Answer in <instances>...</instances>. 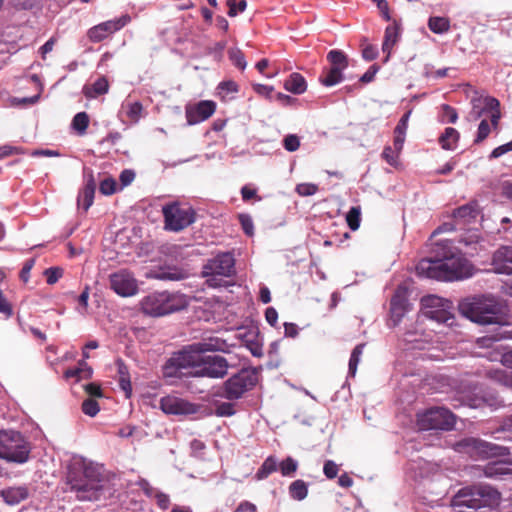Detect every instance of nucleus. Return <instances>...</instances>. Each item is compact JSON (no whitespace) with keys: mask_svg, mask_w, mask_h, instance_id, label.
Segmentation results:
<instances>
[{"mask_svg":"<svg viewBox=\"0 0 512 512\" xmlns=\"http://www.w3.org/2000/svg\"><path fill=\"white\" fill-rule=\"evenodd\" d=\"M109 82L105 76L99 77L89 88L92 90L93 94L86 92L87 96L95 97L98 95H103L108 92ZM85 90H88V87H85Z\"/></svg>","mask_w":512,"mask_h":512,"instance_id":"c9c22d12","label":"nucleus"},{"mask_svg":"<svg viewBox=\"0 0 512 512\" xmlns=\"http://www.w3.org/2000/svg\"><path fill=\"white\" fill-rule=\"evenodd\" d=\"M189 305L186 295L180 293L158 292L144 297L141 309L144 314L160 317L185 309Z\"/></svg>","mask_w":512,"mask_h":512,"instance_id":"39448f33","label":"nucleus"},{"mask_svg":"<svg viewBox=\"0 0 512 512\" xmlns=\"http://www.w3.org/2000/svg\"><path fill=\"white\" fill-rule=\"evenodd\" d=\"M227 5L229 7L228 15L230 17H235L238 12H243L247 7L246 0H240L237 4L234 0H227Z\"/></svg>","mask_w":512,"mask_h":512,"instance_id":"5fc2aeb1","label":"nucleus"},{"mask_svg":"<svg viewBox=\"0 0 512 512\" xmlns=\"http://www.w3.org/2000/svg\"><path fill=\"white\" fill-rule=\"evenodd\" d=\"M491 127L487 119H483L478 127L477 137L474 140L475 143H481L490 134Z\"/></svg>","mask_w":512,"mask_h":512,"instance_id":"603ef678","label":"nucleus"},{"mask_svg":"<svg viewBox=\"0 0 512 512\" xmlns=\"http://www.w3.org/2000/svg\"><path fill=\"white\" fill-rule=\"evenodd\" d=\"M230 60L233 62V64L240 68L241 70H244L246 67V61L244 54L240 50H230L228 52Z\"/></svg>","mask_w":512,"mask_h":512,"instance_id":"6e6d98bb","label":"nucleus"},{"mask_svg":"<svg viewBox=\"0 0 512 512\" xmlns=\"http://www.w3.org/2000/svg\"><path fill=\"white\" fill-rule=\"evenodd\" d=\"M402 150H397L394 146H386L382 152V158L391 166L396 167L398 165L399 154Z\"/></svg>","mask_w":512,"mask_h":512,"instance_id":"c03bdc74","label":"nucleus"},{"mask_svg":"<svg viewBox=\"0 0 512 512\" xmlns=\"http://www.w3.org/2000/svg\"><path fill=\"white\" fill-rule=\"evenodd\" d=\"M118 384L122 391L125 393L126 398H130L132 394V385L130 381V374L128 367L122 360L117 361Z\"/></svg>","mask_w":512,"mask_h":512,"instance_id":"7c9ffc66","label":"nucleus"},{"mask_svg":"<svg viewBox=\"0 0 512 512\" xmlns=\"http://www.w3.org/2000/svg\"><path fill=\"white\" fill-rule=\"evenodd\" d=\"M284 88L293 94H303L307 89V83L300 73L294 72L285 80Z\"/></svg>","mask_w":512,"mask_h":512,"instance_id":"c756f323","label":"nucleus"},{"mask_svg":"<svg viewBox=\"0 0 512 512\" xmlns=\"http://www.w3.org/2000/svg\"><path fill=\"white\" fill-rule=\"evenodd\" d=\"M503 474H505V467L501 462L488 463L484 467V475L486 477L493 478Z\"/></svg>","mask_w":512,"mask_h":512,"instance_id":"49530a36","label":"nucleus"},{"mask_svg":"<svg viewBox=\"0 0 512 512\" xmlns=\"http://www.w3.org/2000/svg\"><path fill=\"white\" fill-rule=\"evenodd\" d=\"M459 132L452 127L445 128L444 132L440 135L438 142L444 150H454L459 141Z\"/></svg>","mask_w":512,"mask_h":512,"instance_id":"2f4dec72","label":"nucleus"},{"mask_svg":"<svg viewBox=\"0 0 512 512\" xmlns=\"http://www.w3.org/2000/svg\"><path fill=\"white\" fill-rule=\"evenodd\" d=\"M234 512H257V507L249 501H242Z\"/></svg>","mask_w":512,"mask_h":512,"instance_id":"774afa93","label":"nucleus"},{"mask_svg":"<svg viewBox=\"0 0 512 512\" xmlns=\"http://www.w3.org/2000/svg\"><path fill=\"white\" fill-rule=\"evenodd\" d=\"M289 494L294 500H304L308 495V486L306 482L301 479L293 481L289 485Z\"/></svg>","mask_w":512,"mask_h":512,"instance_id":"72a5a7b5","label":"nucleus"},{"mask_svg":"<svg viewBox=\"0 0 512 512\" xmlns=\"http://www.w3.org/2000/svg\"><path fill=\"white\" fill-rule=\"evenodd\" d=\"M30 447L20 432L0 430V459L9 463L23 464L28 461Z\"/></svg>","mask_w":512,"mask_h":512,"instance_id":"423d86ee","label":"nucleus"},{"mask_svg":"<svg viewBox=\"0 0 512 512\" xmlns=\"http://www.w3.org/2000/svg\"><path fill=\"white\" fill-rule=\"evenodd\" d=\"M491 265L495 273L512 275V246H500L493 253Z\"/></svg>","mask_w":512,"mask_h":512,"instance_id":"4be33fe9","label":"nucleus"},{"mask_svg":"<svg viewBox=\"0 0 512 512\" xmlns=\"http://www.w3.org/2000/svg\"><path fill=\"white\" fill-rule=\"evenodd\" d=\"M164 228L168 231L179 232L193 224L196 220L195 210L188 204L178 201L162 207Z\"/></svg>","mask_w":512,"mask_h":512,"instance_id":"1a4fd4ad","label":"nucleus"},{"mask_svg":"<svg viewBox=\"0 0 512 512\" xmlns=\"http://www.w3.org/2000/svg\"><path fill=\"white\" fill-rule=\"evenodd\" d=\"M216 110V103L210 100H202L193 106L186 107V120L194 125L207 120Z\"/></svg>","mask_w":512,"mask_h":512,"instance_id":"412c9836","label":"nucleus"},{"mask_svg":"<svg viewBox=\"0 0 512 512\" xmlns=\"http://www.w3.org/2000/svg\"><path fill=\"white\" fill-rule=\"evenodd\" d=\"M3 500L9 505H17L29 497V488L25 485L7 487L0 491Z\"/></svg>","mask_w":512,"mask_h":512,"instance_id":"a878e982","label":"nucleus"},{"mask_svg":"<svg viewBox=\"0 0 512 512\" xmlns=\"http://www.w3.org/2000/svg\"><path fill=\"white\" fill-rule=\"evenodd\" d=\"M402 26L397 19H391V24L385 28L384 39L382 43V51L386 53L387 61L391 55L393 47L398 43L401 37Z\"/></svg>","mask_w":512,"mask_h":512,"instance_id":"5701e85b","label":"nucleus"},{"mask_svg":"<svg viewBox=\"0 0 512 512\" xmlns=\"http://www.w3.org/2000/svg\"><path fill=\"white\" fill-rule=\"evenodd\" d=\"M431 257L419 261L416 273L437 281H459L474 275V265L454 246L452 240L432 244Z\"/></svg>","mask_w":512,"mask_h":512,"instance_id":"f257e3e1","label":"nucleus"},{"mask_svg":"<svg viewBox=\"0 0 512 512\" xmlns=\"http://www.w3.org/2000/svg\"><path fill=\"white\" fill-rule=\"evenodd\" d=\"M500 103L496 98L493 97H487L485 99V106L481 108L480 110H476V107L474 106L473 111L471 112V115L473 116L474 120H477L481 118L483 115L490 113L489 118L491 122V126L494 129H497L499 125V120L501 118V113L499 110Z\"/></svg>","mask_w":512,"mask_h":512,"instance_id":"b1692460","label":"nucleus"},{"mask_svg":"<svg viewBox=\"0 0 512 512\" xmlns=\"http://www.w3.org/2000/svg\"><path fill=\"white\" fill-rule=\"evenodd\" d=\"M362 56L367 61H372L378 56V49L372 44H366L362 49Z\"/></svg>","mask_w":512,"mask_h":512,"instance_id":"e2e57ef3","label":"nucleus"},{"mask_svg":"<svg viewBox=\"0 0 512 512\" xmlns=\"http://www.w3.org/2000/svg\"><path fill=\"white\" fill-rule=\"evenodd\" d=\"M257 383V371L253 368H244L227 379L216 395L229 401H236L252 390Z\"/></svg>","mask_w":512,"mask_h":512,"instance_id":"0eeeda50","label":"nucleus"},{"mask_svg":"<svg viewBox=\"0 0 512 512\" xmlns=\"http://www.w3.org/2000/svg\"><path fill=\"white\" fill-rule=\"evenodd\" d=\"M44 276L46 277V282L49 285H53L63 276L64 270L61 267H49L44 270Z\"/></svg>","mask_w":512,"mask_h":512,"instance_id":"a18cd8bd","label":"nucleus"},{"mask_svg":"<svg viewBox=\"0 0 512 512\" xmlns=\"http://www.w3.org/2000/svg\"><path fill=\"white\" fill-rule=\"evenodd\" d=\"M505 305L491 296L474 297L459 303V312L480 325L508 324Z\"/></svg>","mask_w":512,"mask_h":512,"instance_id":"7ed1b4c3","label":"nucleus"},{"mask_svg":"<svg viewBox=\"0 0 512 512\" xmlns=\"http://www.w3.org/2000/svg\"><path fill=\"white\" fill-rule=\"evenodd\" d=\"M195 363L191 368L195 369L192 374L198 377L223 378L227 374L228 362L219 355L204 356L203 354L191 353Z\"/></svg>","mask_w":512,"mask_h":512,"instance_id":"9b49d317","label":"nucleus"},{"mask_svg":"<svg viewBox=\"0 0 512 512\" xmlns=\"http://www.w3.org/2000/svg\"><path fill=\"white\" fill-rule=\"evenodd\" d=\"M500 500L501 494L498 490L490 485L478 483L458 490L451 499V506L458 512L476 511L481 508L493 509L499 505Z\"/></svg>","mask_w":512,"mask_h":512,"instance_id":"20e7f679","label":"nucleus"},{"mask_svg":"<svg viewBox=\"0 0 512 512\" xmlns=\"http://www.w3.org/2000/svg\"><path fill=\"white\" fill-rule=\"evenodd\" d=\"M215 415L218 417H230L236 413L235 404L232 401L215 402Z\"/></svg>","mask_w":512,"mask_h":512,"instance_id":"58836bf2","label":"nucleus"},{"mask_svg":"<svg viewBox=\"0 0 512 512\" xmlns=\"http://www.w3.org/2000/svg\"><path fill=\"white\" fill-rule=\"evenodd\" d=\"M427 25L435 34H443L450 30V20L447 17L431 16Z\"/></svg>","mask_w":512,"mask_h":512,"instance_id":"473e14b6","label":"nucleus"},{"mask_svg":"<svg viewBox=\"0 0 512 512\" xmlns=\"http://www.w3.org/2000/svg\"><path fill=\"white\" fill-rule=\"evenodd\" d=\"M277 467V459L274 456H269L268 458L265 459L261 467L258 469L256 473V478L258 480L267 478L271 473L277 470Z\"/></svg>","mask_w":512,"mask_h":512,"instance_id":"f704fd0d","label":"nucleus"},{"mask_svg":"<svg viewBox=\"0 0 512 512\" xmlns=\"http://www.w3.org/2000/svg\"><path fill=\"white\" fill-rule=\"evenodd\" d=\"M365 344L361 343L358 344L351 353L350 360H349V374L354 377L357 372V367L360 362V358L363 354Z\"/></svg>","mask_w":512,"mask_h":512,"instance_id":"e433bc0d","label":"nucleus"},{"mask_svg":"<svg viewBox=\"0 0 512 512\" xmlns=\"http://www.w3.org/2000/svg\"><path fill=\"white\" fill-rule=\"evenodd\" d=\"M339 471V466L332 460H327L323 466V473L328 479H334Z\"/></svg>","mask_w":512,"mask_h":512,"instance_id":"13d9d810","label":"nucleus"},{"mask_svg":"<svg viewBox=\"0 0 512 512\" xmlns=\"http://www.w3.org/2000/svg\"><path fill=\"white\" fill-rule=\"evenodd\" d=\"M479 214L476 203H468L454 210L453 217L457 224H469L475 220Z\"/></svg>","mask_w":512,"mask_h":512,"instance_id":"bb28decb","label":"nucleus"},{"mask_svg":"<svg viewBox=\"0 0 512 512\" xmlns=\"http://www.w3.org/2000/svg\"><path fill=\"white\" fill-rule=\"evenodd\" d=\"M89 125V116L86 112L77 113L72 120V127L80 134L83 135Z\"/></svg>","mask_w":512,"mask_h":512,"instance_id":"ea45409f","label":"nucleus"},{"mask_svg":"<svg viewBox=\"0 0 512 512\" xmlns=\"http://www.w3.org/2000/svg\"><path fill=\"white\" fill-rule=\"evenodd\" d=\"M111 289L122 297H130L138 292V283L133 274L125 269L109 276Z\"/></svg>","mask_w":512,"mask_h":512,"instance_id":"f3484780","label":"nucleus"},{"mask_svg":"<svg viewBox=\"0 0 512 512\" xmlns=\"http://www.w3.org/2000/svg\"><path fill=\"white\" fill-rule=\"evenodd\" d=\"M442 110H443V116L446 118L447 122L452 123V124L456 123V121L458 119V113L455 108L451 107L448 104H443Z\"/></svg>","mask_w":512,"mask_h":512,"instance_id":"680f3d73","label":"nucleus"},{"mask_svg":"<svg viewBox=\"0 0 512 512\" xmlns=\"http://www.w3.org/2000/svg\"><path fill=\"white\" fill-rule=\"evenodd\" d=\"M227 347L225 340L219 337H209L193 343L187 348L191 353L203 354L207 351H224Z\"/></svg>","mask_w":512,"mask_h":512,"instance_id":"393cba45","label":"nucleus"},{"mask_svg":"<svg viewBox=\"0 0 512 512\" xmlns=\"http://www.w3.org/2000/svg\"><path fill=\"white\" fill-rule=\"evenodd\" d=\"M160 408L165 414L191 415L198 412L199 406L185 399L168 395L161 398Z\"/></svg>","mask_w":512,"mask_h":512,"instance_id":"6ab92c4d","label":"nucleus"},{"mask_svg":"<svg viewBox=\"0 0 512 512\" xmlns=\"http://www.w3.org/2000/svg\"><path fill=\"white\" fill-rule=\"evenodd\" d=\"M99 404L93 398H87L82 403V411L84 414L94 417L99 412Z\"/></svg>","mask_w":512,"mask_h":512,"instance_id":"de8ad7c7","label":"nucleus"},{"mask_svg":"<svg viewBox=\"0 0 512 512\" xmlns=\"http://www.w3.org/2000/svg\"><path fill=\"white\" fill-rule=\"evenodd\" d=\"M318 190L317 185L311 183H302L298 184L296 187V192L301 196H311L314 195Z\"/></svg>","mask_w":512,"mask_h":512,"instance_id":"bf43d9fd","label":"nucleus"},{"mask_svg":"<svg viewBox=\"0 0 512 512\" xmlns=\"http://www.w3.org/2000/svg\"><path fill=\"white\" fill-rule=\"evenodd\" d=\"M34 264H35V260L34 259H29L23 265V267H22V269L20 271V279L23 282H25V283L28 282L29 277H30V271L33 268Z\"/></svg>","mask_w":512,"mask_h":512,"instance_id":"338daca9","label":"nucleus"},{"mask_svg":"<svg viewBox=\"0 0 512 512\" xmlns=\"http://www.w3.org/2000/svg\"><path fill=\"white\" fill-rule=\"evenodd\" d=\"M156 499V503H157V506L162 509V510H166L169 505H170V498L167 494L163 493V492H155V497Z\"/></svg>","mask_w":512,"mask_h":512,"instance_id":"69168bd1","label":"nucleus"},{"mask_svg":"<svg viewBox=\"0 0 512 512\" xmlns=\"http://www.w3.org/2000/svg\"><path fill=\"white\" fill-rule=\"evenodd\" d=\"M129 20L130 18L128 16H122L114 20L102 22L90 28L87 32V36L91 42H101L113 33L122 29Z\"/></svg>","mask_w":512,"mask_h":512,"instance_id":"a211bd4d","label":"nucleus"},{"mask_svg":"<svg viewBox=\"0 0 512 512\" xmlns=\"http://www.w3.org/2000/svg\"><path fill=\"white\" fill-rule=\"evenodd\" d=\"M194 363L195 360L186 347L167 360L163 366V376L165 378H180L185 375L183 369L191 368Z\"/></svg>","mask_w":512,"mask_h":512,"instance_id":"dca6fc26","label":"nucleus"},{"mask_svg":"<svg viewBox=\"0 0 512 512\" xmlns=\"http://www.w3.org/2000/svg\"><path fill=\"white\" fill-rule=\"evenodd\" d=\"M407 288L398 286L390 301V321L392 326H397L409 309Z\"/></svg>","mask_w":512,"mask_h":512,"instance_id":"aec40b11","label":"nucleus"},{"mask_svg":"<svg viewBox=\"0 0 512 512\" xmlns=\"http://www.w3.org/2000/svg\"><path fill=\"white\" fill-rule=\"evenodd\" d=\"M278 466L283 476H293L298 469V462L288 456L282 460Z\"/></svg>","mask_w":512,"mask_h":512,"instance_id":"79ce46f5","label":"nucleus"},{"mask_svg":"<svg viewBox=\"0 0 512 512\" xmlns=\"http://www.w3.org/2000/svg\"><path fill=\"white\" fill-rule=\"evenodd\" d=\"M82 354L83 360L78 362V367L65 371L64 375L66 378H76L77 380H81L90 379L92 377V368L86 362V359L89 358V353L84 348Z\"/></svg>","mask_w":512,"mask_h":512,"instance_id":"cd10ccee","label":"nucleus"},{"mask_svg":"<svg viewBox=\"0 0 512 512\" xmlns=\"http://www.w3.org/2000/svg\"><path fill=\"white\" fill-rule=\"evenodd\" d=\"M423 313L427 318L439 323L452 326L454 324V315L451 313V302L437 296L423 297L421 300Z\"/></svg>","mask_w":512,"mask_h":512,"instance_id":"ddd939ff","label":"nucleus"},{"mask_svg":"<svg viewBox=\"0 0 512 512\" xmlns=\"http://www.w3.org/2000/svg\"><path fill=\"white\" fill-rule=\"evenodd\" d=\"M99 190L103 195H112L117 191V183L114 178L108 177L100 182Z\"/></svg>","mask_w":512,"mask_h":512,"instance_id":"09e8293b","label":"nucleus"},{"mask_svg":"<svg viewBox=\"0 0 512 512\" xmlns=\"http://www.w3.org/2000/svg\"><path fill=\"white\" fill-rule=\"evenodd\" d=\"M25 154V150L22 147L3 145L0 146V159L9 157L11 155Z\"/></svg>","mask_w":512,"mask_h":512,"instance_id":"4d7b16f0","label":"nucleus"},{"mask_svg":"<svg viewBox=\"0 0 512 512\" xmlns=\"http://www.w3.org/2000/svg\"><path fill=\"white\" fill-rule=\"evenodd\" d=\"M462 405L471 408H481L488 406L492 409H497L504 406L503 400L492 393H484L479 388L475 387L473 391L460 392L458 399Z\"/></svg>","mask_w":512,"mask_h":512,"instance_id":"2eb2a0df","label":"nucleus"},{"mask_svg":"<svg viewBox=\"0 0 512 512\" xmlns=\"http://www.w3.org/2000/svg\"><path fill=\"white\" fill-rule=\"evenodd\" d=\"M455 425L454 415L446 408L435 407L417 415L420 430H451Z\"/></svg>","mask_w":512,"mask_h":512,"instance_id":"f8f14e48","label":"nucleus"},{"mask_svg":"<svg viewBox=\"0 0 512 512\" xmlns=\"http://www.w3.org/2000/svg\"><path fill=\"white\" fill-rule=\"evenodd\" d=\"M241 196L243 201L248 202L251 199L261 200V197L257 195V190L252 188L250 185H244L241 188Z\"/></svg>","mask_w":512,"mask_h":512,"instance_id":"052dcab7","label":"nucleus"},{"mask_svg":"<svg viewBox=\"0 0 512 512\" xmlns=\"http://www.w3.org/2000/svg\"><path fill=\"white\" fill-rule=\"evenodd\" d=\"M327 60L331 64V67L323 71L319 81L322 85L330 87L343 80L342 72L348 67L349 61L347 55L337 49L328 52Z\"/></svg>","mask_w":512,"mask_h":512,"instance_id":"4468645a","label":"nucleus"},{"mask_svg":"<svg viewBox=\"0 0 512 512\" xmlns=\"http://www.w3.org/2000/svg\"><path fill=\"white\" fill-rule=\"evenodd\" d=\"M125 109H126L127 118L131 122L137 123L142 116V111H143L142 104L138 101L132 102V103H127L125 106Z\"/></svg>","mask_w":512,"mask_h":512,"instance_id":"a19ab883","label":"nucleus"},{"mask_svg":"<svg viewBox=\"0 0 512 512\" xmlns=\"http://www.w3.org/2000/svg\"><path fill=\"white\" fill-rule=\"evenodd\" d=\"M284 148L289 152H294L300 147L299 137L295 134L287 135L283 140Z\"/></svg>","mask_w":512,"mask_h":512,"instance_id":"864d4df0","label":"nucleus"},{"mask_svg":"<svg viewBox=\"0 0 512 512\" xmlns=\"http://www.w3.org/2000/svg\"><path fill=\"white\" fill-rule=\"evenodd\" d=\"M346 222L352 231H356L360 227L361 222V208L360 206H353L350 208L346 215Z\"/></svg>","mask_w":512,"mask_h":512,"instance_id":"4c0bfd02","label":"nucleus"},{"mask_svg":"<svg viewBox=\"0 0 512 512\" xmlns=\"http://www.w3.org/2000/svg\"><path fill=\"white\" fill-rule=\"evenodd\" d=\"M412 110H408L399 120L396 127L394 128V140H393V146L397 148V150H402L405 139H406V132L408 129V122L409 118L411 116Z\"/></svg>","mask_w":512,"mask_h":512,"instance_id":"c85d7f7f","label":"nucleus"},{"mask_svg":"<svg viewBox=\"0 0 512 512\" xmlns=\"http://www.w3.org/2000/svg\"><path fill=\"white\" fill-rule=\"evenodd\" d=\"M66 483L80 501H96L103 490L100 468L83 459H74L68 466Z\"/></svg>","mask_w":512,"mask_h":512,"instance_id":"f03ea898","label":"nucleus"},{"mask_svg":"<svg viewBox=\"0 0 512 512\" xmlns=\"http://www.w3.org/2000/svg\"><path fill=\"white\" fill-rule=\"evenodd\" d=\"M202 273L207 277L206 283L208 286H225L227 281L223 280L222 277H230L235 273L233 255L229 252L216 255L204 265Z\"/></svg>","mask_w":512,"mask_h":512,"instance_id":"6e6552de","label":"nucleus"},{"mask_svg":"<svg viewBox=\"0 0 512 512\" xmlns=\"http://www.w3.org/2000/svg\"><path fill=\"white\" fill-rule=\"evenodd\" d=\"M238 220L245 234L252 236L254 234V224L251 216L248 214H239Z\"/></svg>","mask_w":512,"mask_h":512,"instance_id":"3c124183","label":"nucleus"},{"mask_svg":"<svg viewBox=\"0 0 512 512\" xmlns=\"http://www.w3.org/2000/svg\"><path fill=\"white\" fill-rule=\"evenodd\" d=\"M95 191L90 188H83L78 195V206H82L84 211H87L93 204Z\"/></svg>","mask_w":512,"mask_h":512,"instance_id":"37998d69","label":"nucleus"},{"mask_svg":"<svg viewBox=\"0 0 512 512\" xmlns=\"http://www.w3.org/2000/svg\"><path fill=\"white\" fill-rule=\"evenodd\" d=\"M455 450L460 453L468 454L475 459H484L489 457L504 456L508 454V449L479 438H464L455 444Z\"/></svg>","mask_w":512,"mask_h":512,"instance_id":"9d476101","label":"nucleus"},{"mask_svg":"<svg viewBox=\"0 0 512 512\" xmlns=\"http://www.w3.org/2000/svg\"><path fill=\"white\" fill-rule=\"evenodd\" d=\"M372 1L374 3H376L383 19L385 21H391L388 2L386 0H372Z\"/></svg>","mask_w":512,"mask_h":512,"instance_id":"0e129e2a","label":"nucleus"},{"mask_svg":"<svg viewBox=\"0 0 512 512\" xmlns=\"http://www.w3.org/2000/svg\"><path fill=\"white\" fill-rule=\"evenodd\" d=\"M14 310L11 302L6 298L3 291L0 289V314L6 319L13 316Z\"/></svg>","mask_w":512,"mask_h":512,"instance_id":"8fccbe9b","label":"nucleus"}]
</instances>
